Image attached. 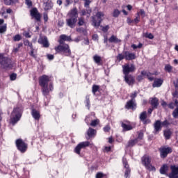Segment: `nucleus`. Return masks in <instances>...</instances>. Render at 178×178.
<instances>
[{"label":"nucleus","mask_w":178,"mask_h":178,"mask_svg":"<svg viewBox=\"0 0 178 178\" xmlns=\"http://www.w3.org/2000/svg\"><path fill=\"white\" fill-rule=\"evenodd\" d=\"M169 170V166L168 165L164 164L161 168H160V173L161 175H166L168 173V171Z\"/></svg>","instance_id":"nucleus-27"},{"label":"nucleus","mask_w":178,"mask_h":178,"mask_svg":"<svg viewBox=\"0 0 178 178\" xmlns=\"http://www.w3.org/2000/svg\"><path fill=\"white\" fill-rule=\"evenodd\" d=\"M136 71V65L134 64H125L122 65L123 74H129V73H133Z\"/></svg>","instance_id":"nucleus-10"},{"label":"nucleus","mask_w":178,"mask_h":178,"mask_svg":"<svg viewBox=\"0 0 178 178\" xmlns=\"http://www.w3.org/2000/svg\"><path fill=\"white\" fill-rule=\"evenodd\" d=\"M93 60L95 63H97V65H101V62H102V58L98 55H95L93 56Z\"/></svg>","instance_id":"nucleus-31"},{"label":"nucleus","mask_w":178,"mask_h":178,"mask_svg":"<svg viewBox=\"0 0 178 178\" xmlns=\"http://www.w3.org/2000/svg\"><path fill=\"white\" fill-rule=\"evenodd\" d=\"M21 47H23V44L22 43L18 44L17 47L13 49V52H19V49H20Z\"/></svg>","instance_id":"nucleus-51"},{"label":"nucleus","mask_w":178,"mask_h":178,"mask_svg":"<svg viewBox=\"0 0 178 178\" xmlns=\"http://www.w3.org/2000/svg\"><path fill=\"white\" fill-rule=\"evenodd\" d=\"M78 24H79V26L84 25V19L83 17L79 18Z\"/></svg>","instance_id":"nucleus-48"},{"label":"nucleus","mask_w":178,"mask_h":178,"mask_svg":"<svg viewBox=\"0 0 178 178\" xmlns=\"http://www.w3.org/2000/svg\"><path fill=\"white\" fill-rule=\"evenodd\" d=\"M171 136L172 131L170 129L164 131V137L166 138V140H169Z\"/></svg>","instance_id":"nucleus-33"},{"label":"nucleus","mask_w":178,"mask_h":178,"mask_svg":"<svg viewBox=\"0 0 178 178\" xmlns=\"http://www.w3.org/2000/svg\"><path fill=\"white\" fill-rule=\"evenodd\" d=\"M142 163L148 170L155 172L156 169L152 165H151V158H149V156H143L142 157Z\"/></svg>","instance_id":"nucleus-6"},{"label":"nucleus","mask_w":178,"mask_h":178,"mask_svg":"<svg viewBox=\"0 0 178 178\" xmlns=\"http://www.w3.org/2000/svg\"><path fill=\"white\" fill-rule=\"evenodd\" d=\"M161 126H169V122L167 120L161 122Z\"/></svg>","instance_id":"nucleus-60"},{"label":"nucleus","mask_w":178,"mask_h":178,"mask_svg":"<svg viewBox=\"0 0 178 178\" xmlns=\"http://www.w3.org/2000/svg\"><path fill=\"white\" fill-rule=\"evenodd\" d=\"M20 40H22V35H20L19 34L15 35L13 37V41H15V42L20 41Z\"/></svg>","instance_id":"nucleus-46"},{"label":"nucleus","mask_w":178,"mask_h":178,"mask_svg":"<svg viewBox=\"0 0 178 178\" xmlns=\"http://www.w3.org/2000/svg\"><path fill=\"white\" fill-rule=\"evenodd\" d=\"M99 90V86L97 85H93L92 88V92L94 95Z\"/></svg>","instance_id":"nucleus-36"},{"label":"nucleus","mask_w":178,"mask_h":178,"mask_svg":"<svg viewBox=\"0 0 178 178\" xmlns=\"http://www.w3.org/2000/svg\"><path fill=\"white\" fill-rule=\"evenodd\" d=\"M51 81V76L42 75L39 79V84L42 87V92L44 97L49 95L51 91H54V83Z\"/></svg>","instance_id":"nucleus-1"},{"label":"nucleus","mask_w":178,"mask_h":178,"mask_svg":"<svg viewBox=\"0 0 178 178\" xmlns=\"http://www.w3.org/2000/svg\"><path fill=\"white\" fill-rule=\"evenodd\" d=\"M144 124H148L151 123V120L149 119L145 118L144 120L142 121Z\"/></svg>","instance_id":"nucleus-57"},{"label":"nucleus","mask_w":178,"mask_h":178,"mask_svg":"<svg viewBox=\"0 0 178 178\" xmlns=\"http://www.w3.org/2000/svg\"><path fill=\"white\" fill-rule=\"evenodd\" d=\"M24 45H26V47H30L31 49H33V44L31 42H30V41L29 40H25L24 42Z\"/></svg>","instance_id":"nucleus-45"},{"label":"nucleus","mask_w":178,"mask_h":178,"mask_svg":"<svg viewBox=\"0 0 178 178\" xmlns=\"http://www.w3.org/2000/svg\"><path fill=\"white\" fill-rule=\"evenodd\" d=\"M140 119L141 122H143V120H144L145 119H147V112L146 111H143L140 113Z\"/></svg>","instance_id":"nucleus-35"},{"label":"nucleus","mask_w":178,"mask_h":178,"mask_svg":"<svg viewBox=\"0 0 178 178\" xmlns=\"http://www.w3.org/2000/svg\"><path fill=\"white\" fill-rule=\"evenodd\" d=\"M165 72H168V73H170V72H172V70H173V67H172V65H170L169 64L165 65Z\"/></svg>","instance_id":"nucleus-34"},{"label":"nucleus","mask_w":178,"mask_h":178,"mask_svg":"<svg viewBox=\"0 0 178 178\" xmlns=\"http://www.w3.org/2000/svg\"><path fill=\"white\" fill-rule=\"evenodd\" d=\"M25 3L29 6V8L33 6V2H31V0H25Z\"/></svg>","instance_id":"nucleus-53"},{"label":"nucleus","mask_w":178,"mask_h":178,"mask_svg":"<svg viewBox=\"0 0 178 178\" xmlns=\"http://www.w3.org/2000/svg\"><path fill=\"white\" fill-rule=\"evenodd\" d=\"M22 118V114L20 113V108H15L11 113L10 122L12 124L15 125Z\"/></svg>","instance_id":"nucleus-4"},{"label":"nucleus","mask_w":178,"mask_h":178,"mask_svg":"<svg viewBox=\"0 0 178 178\" xmlns=\"http://www.w3.org/2000/svg\"><path fill=\"white\" fill-rule=\"evenodd\" d=\"M172 116L173 118H175V119L178 118V107H177L174 111L172 112Z\"/></svg>","instance_id":"nucleus-43"},{"label":"nucleus","mask_w":178,"mask_h":178,"mask_svg":"<svg viewBox=\"0 0 178 178\" xmlns=\"http://www.w3.org/2000/svg\"><path fill=\"white\" fill-rule=\"evenodd\" d=\"M126 109H136V102L134 99H131L125 105Z\"/></svg>","instance_id":"nucleus-20"},{"label":"nucleus","mask_w":178,"mask_h":178,"mask_svg":"<svg viewBox=\"0 0 178 178\" xmlns=\"http://www.w3.org/2000/svg\"><path fill=\"white\" fill-rule=\"evenodd\" d=\"M150 104L153 109H156L158 108V105H159L158 98L154 97V98L150 99Z\"/></svg>","instance_id":"nucleus-23"},{"label":"nucleus","mask_w":178,"mask_h":178,"mask_svg":"<svg viewBox=\"0 0 178 178\" xmlns=\"http://www.w3.org/2000/svg\"><path fill=\"white\" fill-rule=\"evenodd\" d=\"M96 133L97 131L94 129L89 128L87 131V136H88V138L86 137L87 140L91 138V137H95Z\"/></svg>","instance_id":"nucleus-24"},{"label":"nucleus","mask_w":178,"mask_h":178,"mask_svg":"<svg viewBox=\"0 0 178 178\" xmlns=\"http://www.w3.org/2000/svg\"><path fill=\"white\" fill-rule=\"evenodd\" d=\"M88 109H90V97L86 96V105Z\"/></svg>","instance_id":"nucleus-54"},{"label":"nucleus","mask_w":178,"mask_h":178,"mask_svg":"<svg viewBox=\"0 0 178 178\" xmlns=\"http://www.w3.org/2000/svg\"><path fill=\"white\" fill-rule=\"evenodd\" d=\"M17 77V74H12L10 76V80H12L13 81H15Z\"/></svg>","instance_id":"nucleus-55"},{"label":"nucleus","mask_w":178,"mask_h":178,"mask_svg":"<svg viewBox=\"0 0 178 178\" xmlns=\"http://www.w3.org/2000/svg\"><path fill=\"white\" fill-rule=\"evenodd\" d=\"M109 130H111V127H109V125H107L104 127V131H105L106 133L109 131Z\"/></svg>","instance_id":"nucleus-58"},{"label":"nucleus","mask_w":178,"mask_h":178,"mask_svg":"<svg viewBox=\"0 0 178 178\" xmlns=\"http://www.w3.org/2000/svg\"><path fill=\"white\" fill-rule=\"evenodd\" d=\"M97 20L95 17H92V24L95 27H99L101 22L104 20V13L98 12L96 15Z\"/></svg>","instance_id":"nucleus-9"},{"label":"nucleus","mask_w":178,"mask_h":178,"mask_svg":"<svg viewBox=\"0 0 178 178\" xmlns=\"http://www.w3.org/2000/svg\"><path fill=\"white\" fill-rule=\"evenodd\" d=\"M172 96H173V98H174V101H175V99L178 100V92L177 91L174 92L172 93Z\"/></svg>","instance_id":"nucleus-56"},{"label":"nucleus","mask_w":178,"mask_h":178,"mask_svg":"<svg viewBox=\"0 0 178 178\" xmlns=\"http://www.w3.org/2000/svg\"><path fill=\"white\" fill-rule=\"evenodd\" d=\"M145 37L146 38H149V40H154V35H152L151 33H145Z\"/></svg>","instance_id":"nucleus-42"},{"label":"nucleus","mask_w":178,"mask_h":178,"mask_svg":"<svg viewBox=\"0 0 178 178\" xmlns=\"http://www.w3.org/2000/svg\"><path fill=\"white\" fill-rule=\"evenodd\" d=\"M87 13H88L90 15L91 13V10H83L81 11V16H86V15H87Z\"/></svg>","instance_id":"nucleus-50"},{"label":"nucleus","mask_w":178,"mask_h":178,"mask_svg":"<svg viewBox=\"0 0 178 178\" xmlns=\"http://www.w3.org/2000/svg\"><path fill=\"white\" fill-rule=\"evenodd\" d=\"M90 145H92V143H91V142L90 141L81 142L76 146L74 152H75V154L80 155L81 149H84V148L90 147Z\"/></svg>","instance_id":"nucleus-5"},{"label":"nucleus","mask_w":178,"mask_h":178,"mask_svg":"<svg viewBox=\"0 0 178 178\" xmlns=\"http://www.w3.org/2000/svg\"><path fill=\"white\" fill-rule=\"evenodd\" d=\"M137 144V139L131 140L128 143V147H134Z\"/></svg>","instance_id":"nucleus-38"},{"label":"nucleus","mask_w":178,"mask_h":178,"mask_svg":"<svg viewBox=\"0 0 178 178\" xmlns=\"http://www.w3.org/2000/svg\"><path fill=\"white\" fill-rule=\"evenodd\" d=\"M63 41H72V38L66 35H61L60 36V39L58 40V42L59 44H66L64 43Z\"/></svg>","instance_id":"nucleus-21"},{"label":"nucleus","mask_w":178,"mask_h":178,"mask_svg":"<svg viewBox=\"0 0 178 178\" xmlns=\"http://www.w3.org/2000/svg\"><path fill=\"white\" fill-rule=\"evenodd\" d=\"M162 84H163V80L161 79H157L154 80L152 87H154V88L156 87H161Z\"/></svg>","instance_id":"nucleus-25"},{"label":"nucleus","mask_w":178,"mask_h":178,"mask_svg":"<svg viewBox=\"0 0 178 178\" xmlns=\"http://www.w3.org/2000/svg\"><path fill=\"white\" fill-rule=\"evenodd\" d=\"M16 145L17 147V149L20 151L22 154H24L27 151L28 145L22 139H17L16 140Z\"/></svg>","instance_id":"nucleus-7"},{"label":"nucleus","mask_w":178,"mask_h":178,"mask_svg":"<svg viewBox=\"0 0 178 178\" xmlns=\"http://www.w3.org/2000/svg\"><path fill=\"white\" fill-rule=\"evenodd\" d=\"M23 35H24V37L26 38H30V37H31V35H30V33L29 32H24Z\"/></svg>","instance_id":"nucleus-59"},{"label":"nucleus","mask_w":178,"mask_h":178,"mask_svg":"<svg viewBox=\"0 0 178 178\" xmlns=\"http://www.w3.org/2000/svg\"><path fill=\"white\" fill-rule=\"evenodd\" d=\"M93 41H98V35L97 34H94L92 37Z\"/></svg>","instance_id":"nucleus-61"},{"label":"nucleus","mask_w":178,"mask_h":178,"mask_svg":"<svg viewBox=\"0 0 178 178\" xmlns=\"http://www.w3.org/2000/svg\"><path fill=\"white\" fill-rule=\"evenodd\" d=\"M136 97H137V92H134L132 93L131 95V99H134V98H136Z\"/></svg>","instance_id":"nucleus-62"},{"label":"nucleus","mask_w":178,"mask_h":178,"mask_svg":"<svg viewBox=\"0 0 178 178\" xmlns=\"http://www.w3.org/2000/svg\"><path fill=\"white\" fill-rule=\"evenodd\" d=\"M122 127L124 131H129V130H132L133 129V126L126 124L124 122L122 123Z\"/></svg>","instance_id":"nucleus-28"},{"label":"nucleus","mask_w":178,"mask_h":178,"mask_svg":"<svg viewBox=\"0 0 178 178\" xmlns=\"http://www.w3.org/2000/svg\"><path fill=\"white\" fill-rule=\"evenodd\" d=\"M119 15H120V11H119L118 9L114 10L113 13V17H118Z\"/></svg>","instance_id":"nucleus-44"},{"label":"nucleus","mask_w":178,"mask_h":178,"mask_svg":"<svg viewBox=\"0 0 178 178\" xmlns=\"http://www.w3.org/2000/svg\"><path fill=\"white\" fill-rule=\"evenodd\" d=\"M56 54H61L64 56H70L72 55V50L67 44H60L54 48Z\"/></svg>","instance_id":"nucleus-3"},{"label":"nucleus","mask_w":178,"mask_h":178,"mask_svg":"<svg viewBox=\"0 0 178 178\" xmlns=\"http://www.w3.org/2000/svg\"><path fill=\"white\" fill-rule=\"evenodd\" d=\"M31 16L33 17V19H35L38 22H40L41 20V15H40V13H38V10L37 8H33L31 10Z\"/></svg>","instance_id":"nucleus-17"},{"label":"nucleus","mask_w":178,"mask_h":178,"mask_svg":"<svg viewBox=\"0 0 178 178\" xmlns=\"http://www.w3.org/2000/svg\"><path fill=\"white\" fill-rule=\"evenodd\" d=\"M171 152L172 148L170 147H161L160 149V155L161 158H166L168 154H170Z\"/></svg>","instance_id":"nucleus-13"},{"label":"nucleus","mask_w":178,"mask_h":178,"mask_svg":"<svg viewBox=\"0 0 178 178\" xmlns=\"http://www.w3.org/2000/svg\"><path fill=\"white\" fill-rule=\"evenodd\" d=\"M168 108L170 109H175V108H178V100L177 99H175V102H171L168 104Z\"/></svg>","instance_id":"nucleus-30"},{"label":"nucleus","mask_w":178,"mask_h":178,"mask_svg":"<svg viewBox=\"0 0 178 178\" xmlns=\"http://www.w3.org/2000/svg\"><path fill=\"white\" fill-rule=\"evenodd\" d=\"M124 55H125L126 60H133L136 59V54L130 53V51H124Z\"/></svg>","instance_id":"nucleus-19"},{"label":"nucleus","mask_w":178,"mask_h":178,"mask_svg":"<svg viewBox=\"0 0 178 178\" xmlns=\"http://www.w3.org/2000/svg\"><path fill=\"white\" fill-rule=\"evenodd\" d=\"M5 5H15V3H18L19 0H3Z\"/></svg>","instance_id":"nucleus-32"},{"label":"nucleus","mask_w":178,"mask_h":178,"mask_svg":"<svg viewBox=\"0 0 178 178\" xmlns=\"http://www.w3.org/2000/svg\"><path fill=\"white\" fill-rule=\"evenodd\" d=\"M154 134H158V133H159V131L162 130V122H161V120H157L155 122V123L154 124Z\"/></svg>","instance_id":"nucleus-18"},{"label":"nucleus","mask_w":178,"mask_h":178,"mask_svg":"<svg viewBox=\"0 0 178 178\" xmlns=\"http://www.w3.org/2000/svg\"><path fill=\"white\" fill-rule=\"evenodd\" d=\"M96 178H106V175L102 172H99L96 175Z\"/></svg>","instance_id":"nucleus-47"},{"label":"nucleus","mask_w":178,"mask_h":178,"mask_svg":"<svg viewBox=\"0 0 178 178\" xmlns=\"http://www.w3.org/2000/svg\"><path fill=\"white\" fill-rule=\"evenodd\" d=\"M99 124V120L96 119L95 120H92L90 123V126L95 127V126H98Z\"/></svg>","instance_id":"nucleus-37"},{"label":"nucleus","mask_w":178,"mask_h":178,"mask_svg":"<svg viewBox=\"0 0 178 178\" xmlns=\"http://www.w3.org/2000/svg\"><path fill=\"white\" fill-rule=\"evenodd\" d=\"M124 81L127 83V84H129V86H133L134 84V82L136 80L134 79V76L131 74H124Z\"/></svg>","instance_id":"nucleus-14"},{"label":"nucleus","mask_w":178,"mask_h":178,"mask_svg":"<svg viewBox=\"0 0 178 178\" xmlns=\"http://www.w3.org/2000/svg\"><path fill=\"white\" fill-rule=\"evenodd\" d=\"M38 43L43 45L44 48H48V47H49V42H48V38L46 36H40Z\"/></svg>","instance_id":"nucleus-15"},{"label":"nucleus","mask_w":178,"mask_h":178,"mask_svg":"<svg viewBox=\"0 0 178 178\" xmlns=\"http://www.w3.org/2000/svg\"><path fill=\"white\" fill-rule=\"evenodd\" d=\"M109 42H114L115 44H118V42H122V40L115 35H113L109 39Z\"/></svg>","instance_id":"nucleus-26"},{"label":"nucleus","mask_w":178,"mask_h":178,"mask_svg":"<svg viewBox=\"0 0 178 178\" xmlns=\"http://www.w3.org/2000/svg\"><path fill=\"white\" fill-rule=\"evenodd\" d=\"M31 113L33 118H35V120H38L40 119V112H38L37 110L33 109Z\"/></svg>","instance_id":"nucleus-29"},{"label":"nucleus","mask_w":178,"mask_h":178,"mask_svg":"<svg viewBox=\"0 0 178 178\" xmlns=\"http://www.w3.org/2000/svg\"><path fill=\"white\" fill-rule=\"evenodd\" d=\"M171 172L168 175L169 178H178V166L171 165Z\"/></svg>","instance_id":"nucleus-12"},{"label":"nucleus","mask_w":178,"mask_h":178,"mask_svg":"<svg viewBox=\"0 0 178 178\" xmlns=\"http://www.w3.org/2000/svg\"><path fill=\"white\" fill-rule=\"evenodd\" d=\"M52 3L49 1V0H43V8L44 10H49V9H52Z\"/></svg>","instance_id":"nucleus-22"},{"label":"nucleus","mask_w":178,"mask_h":178,"mask_svg":"<svg viewBox=\"0 0 178 178\" xmlns=\"http://www.w3.org/2000/svg\"><path fill=\"white\" fill-rule=\"evenodd\" d=\"M69 19H67V25L71 29L76 27V23H77V17H79V13L77 8H73L68 13Z\"/></svg>","instance_id":"nucleus-2"},{"label":"nucleus","mask_w":178,"mask_h":178,"mask_svg":"<svg viewBox=\"0 0 178 178\" xmlns=\"http://www.w3.org/2000/svg\"><path fill=\"white\" fill-rule=\"evenodd\" d=\"M152 74L150 72H147V71H142L141 75L138 76L137 80L138 81H141V80L144 79V77H147L149 81H154V77L152 76Z\"/></svg>","instance_id":"nucleus-11"},{"label":"nucleus","mask_w":178,"mask_h":178,"mask_svg":"<svg viewBox=\"0 0 178 178\" xmlns=\"http://www.w3.org/2000/svg\"><path fill=\"white\" fill-rule=\"evenodd\" d=\"M122 163L124 165V168H125L124 177L127 178L129 177V175H130L131 170L129 168V164L127 163V159H126L124 157L122 159Z\"/></svg>","instance_id":"nucleus-16"},{"label":"nucleus","mask_w":178,"mask_h":178,"mask_svg":"<svg viewBox=\"0 0 178 178\" xmlns=\"http://www.w3.org/2000/svg\"><path fill=\"white\" fill-rule=\"evenodd\" d=\"M117 59L118 60H123V59H126L124 54H119L117 56Z\"/></svg>","instance_id":"nucleus-41"},{"label":"nucleus","mask_w":178,"mask_h":178,"mask_svg":"<svg viewBox=\"0 0 178 178\" xmlns=\"http://www.w3.org/2000/svg\"><path fill=\"white\" fill-rule=\"evenodd\" d=\"M76 31L78 33H83V34H84V35H87V31L83 28L76 29Z\"/></svg>","instance_id":"nucleus-40"},{"label":"nucleus","mask_w":178,"mask_h":178,"mask_svg":"<svg viewBox=\"0 0 178 178\" xmlns=\"http://www.w3.org/2000/svg\"><path fill=\"white\" fill-rule=\"evenodd\" d=\"M161 106H162L163 108H166V106H168V104L166 103V102L162 101L161 102Z\"/></svg>","instance_id":"nucleus-63"},{"label":"nucleus","mask_w":178,"mask_h":178,"mask_svg":"<svg viewBox=\"0 0 178 178\" xmlns=\"http://www.w3.org/2000/svg\"><path fill=\"white\" fill-rule=\"evenodd\" d=\"M101 29H102V31H104V33H106V31H108V30H109V26H108V25H106V26H101Z\"/></svg>","instance_id":"nucleus-52"},{"label":"nucleus","mask_w":178,"mask_h":178,"mask_svg":"<svg viewBox=\"0 0 178 178\" xmlns=\"http://www.w3.org/2000/svg\"><path fill=\"white\" fill-rule=\"evenodd\" d=\"M70 4V0H65V6L67 7Z\"/></svg>","instance_id":"nucleus-64"},{"label":"nucleus","mask_w":178,"mask_h":178,"mask_svg":"<svg viewBox=\"0 0 178 178\" xmlns=\"http://www.w3.org/2000/svg\"><path fill=\"white\" fill-rule=\"evenodd\" d=\"M0 65L3 69H8L10 67V62L8 57H5V56L2 54H0Z\"/></svg>","instance_id":"nucleus-8"},{"label":"nucleus","mask_w":178,"mask_h":178,"mask_svg":"<svg viewBox=\"0 0 178 178\" xmlns=\"http://www.w3.org/2000/svg\"><path fill=\"white\" fill-rule=\"evenodd\" d=\"M6 24H3V26H0V34H2L6 31Z\"/></svg>","instance_id":"nucleus-39"},{"label":"nucleus","mask_w":178,"mask_h":178,"mask_svg":"<svg viewBox=\"0 0 178 178\" xmlns=\"http://www.w3.org/2000/svg\"><path fill=\"white\" fill-rule=\"evenodd\" d=\"M141 16V17L144 18L145 17V11L144 10H140L139 13H138V16Z\"/></svg>","instance_id":"nucleus-49"}]
</instances>
